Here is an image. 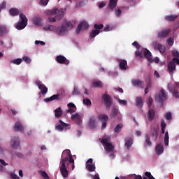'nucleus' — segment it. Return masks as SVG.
<instances>
[{"mask_svg": "<svg viewBox=\"0 0 179 179\" xmlns=\"http://www.w3.org/2000/svg\"><path fill=\"white\" fill-rule=\"evenodd\" d=\"M65 156V157H64ZM61 159V166H60V173L64 177V178H68V169H66V165L69 166V163L72 164V170L75 169V160L71 154V150H65L63 151Z\"/></svg>", "mask_w": 179, "mask_h": 179, "instance_id": "nucleus-1", "label": "nucleus"}, {"mask_svg": "<svg viewBox=\"0 0 179 179\" xmlns=\"http://www.w3.org/2000/svg\"><path fill=\"white\" fill-rule=\"evenodd\" d=\"M50 14L52 15H57L55 17L48 18V22L52 23L54 22H56V20H61V19H62V17H64L65 15V10L63 8L60 10H58V8H54L50 11Z\"/></svg>", "mask_w": 179, "mask_h": 179, "instance_id": "nucleus-2", "label": "nucleus"}, {"mask_svg": "<svg viewBox=\"0 0 179 179\" xmlns=\"http://www.w3.org/2000/svg\"><path fill=\"white\" fill-rule=\"evenodd\" d=\"M73 27V25L71 22H68L66 20L62 24L61 27H59L56 29V33L59 36H64L66 31L71 30Z\"/></svg>", "mask_w": 179, "mask_h": 179, "instance_id": "nucleus-3", "label": "nucleus"}, {"mask_svg": "<svg viewBox=\"0 0 179 179\" xmlns=\"http://www.w3.org/2000/svg\"><path fill=\"white\" fill-rule=\"evenodd\" d=\"M20 17L21 21L18 22L15 28L17 30H23L27 26V17L23 13L20 14Z\"/></svg>", "mask_w": 179, "mask_h": 179, "instance_id": "nucleus-4", "label": "nucleus"}, {"mask_svg": "<svg viewBox=\"0 0 179 179\" xmlns=\"http://www.w3.org/2000/svg\"><path fill=\"white\" fill-rule=\"evenodd\" d=\"M164 100H167V93H166L164 89H162L159 94L155 96V101L160 103L162 107H163V101H164Z\"/></svg>", "mask_w": 179, "mask_h": 179, "instance_id": "nucleus-5", "label": "nucleus"}, {"mask_svg": "<svg viewBox=\"0 0 179 179\" xmlns=\"http://www.w3.org/2000/svg\"><path fill=\"white\" fill-rule=\"evenodd\" d=\"M99 141H101V143L105 146V150L107 153H110V152H114V145H113L111 143H108V138H99Z\"/></svg>", "mask_w": 179, "mask_h": 179, "instance_id": "nucleus-6", "label": "nucleus"}, {"mask_svg": "<svg viewBox=\"0 0 179 179\" xmlns=\"http://www.w3.org/2000/svg\"><path fill=\"white\" fill-rule=\"evenodd\" d=\"M143 55L147 58L149 62H155V64H159V57H155L154 59H152V53L148 49H143Z\"/></svg>", "mask_w": 179, "mask_h": 179, "instance_id": "nucleus-7", "label": "nucleus"}, {"mask_svg": "<svg viewBox=\"0 0 179 179\" xmlns=\"http://www.w3.org/2000/svg\"><path fill=\"white\" fill-rule=\"evenodd\" d=\"M102 99L104 101V104L106 107V108H110L111 106L113 105V99L108 94H103L102 95Z\"/></svg>", "mask_w": 179, "mask_h": 179, "instance_id": "nucleus-8", "label": "nucleus"}, {"mask_svg": "<svg viewBox=\"0 0 179 179\" xmlns=\"http://www.w3.org/2000/svg\"><path fill=\"white\" fill-rule=\"evenodd\" d=\"M98 120L99 121H101L102 126L101 129H106V127H107V122H108V115L106 114H101L98 115Z\"/></svg>", "mask_w": 179, "mask_h": 179, "instance_id": "nucleus-9", "label": "nucleus"}, {"mask_svg": "<svg viewBox=\"0 0 179 179\" xmlns=\"http://www.w3.org/2000/svg\"><path fill=\"white\" fill-rule=\"evenodd\" d=\"M152 46L154 47L155 50L159 51L161 54H164L166 52V48L163 46L162 43L154 41L152 42Z\"/></svg>", "mask_w": 179, "mask_h": 179, "instance_id": "nucleus-10", "label": "nucleus"}, {"mask_svg": "<svg viewBox=\"0 0 179 179\" xmlns=\"http://www.w3.org/2000/svg\"><path fill=\"white\" fill-rule=\"evenodd\" d=\"M170 33H171V29H163L162 31L158 32L157 37L159 38H167V37L170 36Z\"/></svg>", "mask_w": 179, "mask_h": 179, "instance_id": "nucleus-11", "label": "nucleus"}, {"mask_svg": "<svg viewBox=\"0 0 179 179\" xmlns=\"http://www.w3.org/2000/svg\"><path fill=\"white\" fill-rule=\"evenodd\" d=\"M71 120L72 121H74L77 125L80 127L82 125V122H83V120H82V116L79 115V113H75L71 115Z\"/></svg>", "mask_w": 179, "mask_h": 179, "instance_id": "nucleus-12", "label": "nucleus"}, {"mask_svg": "<svg viewBox=\"0 0 179 179\" xmlns=\"http://www.w3.org/2000/svg\"><path fill=\"white\" fill-rule=\"evenodd\" d=\"M35 84L38 86V89H40L42 94H47L48 92V88L44 84H41V81H35Z\"/></svg>", "mask_w": 179, "mask_h": 179, "instance_id": "nucleus-13", "label": "nucleus"}, {"mask_svg": "<svg viewBox=\"0 0 179 179\" xmlns=\"http://www.w3.org/2000/svg\"><path fill=\"white\" fill-rule=\"evenodd\" d=\"M88 28H89V24L87 23V22L82 21L78 24L76 31L77 34H79V33H80V30L82 29H83V30H86V29H88Z\"/></svg>", "mask_w": 179, "mask_h": 179, "instance_id": "nucleus-14", "label": "nucleus"}, {"mask_svg": "<svg viewBox=\"0 0 179 179\" xmlns=\"http://www.w3.org/2000/svg\"><path fill=\"white\" fill-rule=\"evenodd\" d=\"M56 61L59 64H64V65H69V60L66 59L64 56L59 55L56 57Z\"/></svg>", "mask_w": 179, "mask_h": 179, "instance_id": "nucleus-15", "label": "nucleus"}, {"mask_svg": "<svg viewBox=\"0 0 179 179\" xmlns=\"http://www.w3.org/2000/svg\"><path fill=\"white\" fill-rule=\"evenodd\" d=\"M131 83L133 86H135L136 87H139L140 89H143V81L138 79H134L131 80Z\"/></svg>", "mask_w": 179, "mask_h": 179, "instance_id": "nucleus-16", "label": "nucleus"}, {"mask_svg": "<svg viewBox=\"0 0 179 179\" xmlns=\"http://www.w3.org/2000/svg\"><path fill=\"white\" fill-rule=\"evenodd\" d=\"M59 122L60 124H58L55 127L57 131H63L64 128H66L68 127H69V124H66L65 122H64L62 120H59Z\"/></svg>", "mask_w": 179, "mask_h": 179, "instance_id": "nucleus-17", "label": "nucleus"}, {"mask_svg": "<svg viewBox=\"0 0 179 179\" xmlns=\"http://www.w3.org/2000/svg\"><path fill=\"white\" fill-rule=\"evenodd\" d=\"M128 62L125 59H119V67L122 71H127Z\"/></svg>", "mask_w": 179, "mask_h": 179, "instance_id": "nucleus-18", "label": "nucleus"}, {"mask_svg": "<svg viewBox=\"0 0 179 179\" xmlns=\"http://www.w3.org/2000/svg\"><path fill=\"white\" fill-rule=\"evenodd\" d=\"M20 144V142L19 141V138L17 137H14L12 138L10 145L12 148L14 149H17L19 148V145Z\"/></svg>", "mask_w": 179, "mask_h": 179, "instance_id": "nucleus-19", "label": "nucleus"}, {"mask_svg": "<svg viewBox=\"0 0 179 179\" xmlns=\"http://www.w3.org/2000/svg\"><path fill=\"white\" fill-rule=\"evenodd\" d=\"M61 95L59 94H54L52 96L49 98H46L44 99V101H46V103H48L50 101H54V100H61Z\"/></svg>", "mask_w": 179, "mask_h": 179, "instance_id": "nucleus-20", "label": "nucleus"}, {"mask_svg": "<svg viewBox=\"0 0 179 179\" xmlns=\"http://www.w3.org/2000/svg\"><path fill=\"white\" fill-rule=\"evenodd\" d=\"M155 115H156V112L153 109L150 108L148 110V113L147 115L148 121H153V120H155Z\"/></svg>", "mask_w": 179, "mask_h": 179, "instance_id": "nucleus-21", "label": "nucleus"}, {"mask_svg": "<svg viewBox=\"0 0 179 179\" xmlns=\"http://www.w3.org/2000/svg\"><path fill=\"white\" fill-rule=\"evenodd\" d=\"M118 3V0H109L108 3V8L110 9V10H114L115 8L117 7V5Z\"/></svg>", "mask_w": 179, "mask_h": 179, "instance_id": "nucleus-22", "label": "nucleus"}, {"mask_svg": "<svg viewBox=\"0 0 179 179\" xmlns=\"http://www.w3.org/2000/svg\"><path fill=\"white\" fill-rule=\"evenodd\" d=\"M14 131H15V132L17 131L18 132H23L24 128L22 123H20V122H17L14 125Z\"/></svg>", "mask_w": 179, "mask_h": 179, "instance_id": "nucleus-23", "label": "nucleus"}, {"mask_svg": "<svg viewBox=\"0 0 179 179\" xmlns=\"http://www.w3.org/2000/svg\"><path fill=\"white\" fill-rule=\"evenodd\" d=\"M152 140L156 142L157 141V136H159V129L154 127L152 129Z\"/></svg>", "mask_w": 179, "mask_h": 179, "instance_id": "nucleus-24", "label": "nucleus"}, {"mask_svg": "<svg viewBox=\"0 0 179 179\" xmlns=\"http://www.w3.org/2000/svg\"><path fill=\"white\" fill-rule=\"evenodd\" d=\"M176 71V63L174 62H169L168 64V71L169 73H173Z\"/></svg>", "mask_w": 179, "mask_h": 179, "instance_id": "nucleus-25", "label": "nucleus"}, {"mask_svg": "<svg viewBox=\"0 0 179 179\" xmlns=\"http://www.w3.org/2000/svg\"><path fill=\"white\" fill-rule=\"evenodd\" d=\"M96 118H94V116H92L90 117L89 120V126L92 129H94L96 128Z\"/></svg>", "mask_w": 179, "mask_h": 179, "instance_id": "nucleus-26", "label": "nucleus"}, {"mask_svg": "<svg viewBox=\"0 0 179 179\" xmlns=\"http://www.w3.org/2000/svg\"><path fill=\"white\" fill-rule=\"evenodd\" d=\"M155 152L158 156H160L164 152V148L162 144H157L155 148Z\"/></svg>", "mask_w": 179, "mask_h": 179, "instance_id": "nucleus-27", "label": "nucleus"}, {"mask_svg": "<svg viewBox=\"0 0 179 179\" xmlns=\"http://www.w3.org/2000/svg\"><path fill=\"white\" fill-rule=\"evenodd\" d=\"M136 107H139V108H142L143 106V100L142 99V97L137 96L136 98Z\"/></svg>", "mask_w": 179, "mask_h": 179, "instance_id": "nucleus-28", "label": "nucleus"}, {"mask_svg": "<svg viewBox=\"0 0 179 179\" xmlns=\"http://www.w3.org/2000/svg\"><path fill=\"white\" fill-rule=\"evenodd\" d=\"M133 143H134V141L132 140V138H129L126 140L125 146L127 150H129V149H131V146H132Z\"/></svg>", "mask_w": 179, "mask_h": 179, "instance_id": "nucleus-29", "label": "nucleus"}, {"mask_svg": "<svg viewBox=\"0 0 179 179\" xmlns=\"http://www.w3.org/2000/svg\"><path fill=\"white\" fill-rule=\"evenodd\" d=\"M61 115H62V108H61V107L57 108L55 110V117L59 118Z\"/></svg>", "mask_w": 179, "mask_h": 179, "instance_id": "nucleus-30", "label": "nucleus"}, {"mask_svg": "<svg viewBox=\"0 0 179 179\" xmlns=\"http://www.w3.org/2000/svg\"><path fill=\"white\" fill-rule=\"evenodd\" d=\"M117 115H118V109H117L115 107H113L110 113V118H115Z\"/></svg>", "mask_w": 179, "mask_h": 179, "instance_id": "nucleus-31", "label": "nucleus"}, {"mask_svg": "<svg viewBox=\"0 0 179 179\" xmlns=\"http://www.w3.org/2000/svg\"><path fill=\"white\" fill-rule=\"evenodd\" d=\"M100 34V30L93 29L90 34V38H94L96 36H99Z\"/></svg>", "mask_w": 179, "mask_h": 179, "instance_id": "nucleus-32", "label": "nucleus"}, {"mask_svg": "<svg viewBox=\"0 0 179 179\" xmlns=\"http://www.w3.org/2000/svg\"><path fill=\"white\" fill-rule=\"evenodd\" d=\"M178 17V15H168L165 17V20H167V22H174Z\"/></svg>", "mask_w": 179, "mask_h": 179, "instance_id": "nucleus-33", "label": "nucleus"}, {"mask_svg": "<svg viewBox=\"0 0 179 179\" xmlns=\"http://www.w3.org/2000/svg\"><path fill=\"white\" fill-rule=\"evenodd\" d=\"M9 13L11 16H17L19 15V10L17 8H11L10 9Z\"/></svg>", "mask_w": 179, "mask_h": 179, "instance_id": "nucleus-34", "label": "nucleus"}, {"mask_svg": "<svg viewBox=\"0 0 179 179\" xmlns=\"http://www.w3.org/2000/svg\"><path fill=\"white\" fill-rule=\"evenodd\" d=\"M92 87L101 88V87H103V83H101V81H99V80L94 81L92 83Z\"/></svg>", "mask_w": 179, "mask_h": 179, "instance_id": "nucleus-35", "label": "nucleus"}, {"mask_svg": "<svg viewBox=\"0 0 179 179\" xmlns=\"http://www.w3.org/2000/svg\"><path fill=\"white\" fill-rule=\"evenodd\" d=\"M86 169L88 171L92 173L96 170V166H94V164H87Z\"/></svg>", "mask_w": 179, "mask_h": 179, "instance_id": "nucleus-36", "label": "nucleus"}, {"mask_svg": "<svg viewBox=\"0 0 179 179\" xmlns=\"http://www.w3.org/2000/svg\"><path fill=\"white\" fill-rule=\"evenodd\" d=\"M5 33H6V27L5 25L0 24V37H2Z\"/></svg>", "mask_w": 179, "mask_h": 179, "instance_id": "nucleus-37", "label": "nucleus"}, {"mask_svg": "<svg viewBox=\"0 0 179 179\" xmlns=\"http://www.w3.org/2000/svg\"><path fill=\"white\" fill-rule=\"evenodd\" d=\"M41 18L38 17H36L33 20L34 24H36V26H41Z\"/></svg>", "mask_w": 179, "mask_h": 179, "instance_id": "nucleus-38", "label": "nucleus"}, {"mask_svg": "<svg viewBox=\"0 0 179 179\" xmlns=\"http://www.w3.org/2000/svg\"><path fill=\"white\" fill-rule=\"evenodd\" d=\"M124 125L122 124H117L115 128L114 131L116 134H119V132H121V129H122V127Z\"/></svg>", "mask_w": 179, "mask_h": 179, "instance_id": "nucleus-39", "label": "nucleus"}, {"mask_svg": "<svg viewBox=\"0 0 179 179\" xmlns=\"http://www.w3.org/2000/svg\"><path fill=\"white\" fill-rule=\"evenodd\" d=\"M169 131H166L165 133V137H164V145H165V146H169Z\"/></svg>", "mask_w": 179, "mask_h": 179, "instance_id": "nucleus-40", "label": "nucleus"}, {"mask_svg": "<svg viewBox=\"0 0 179 179\" xmlns=\"http://www.w3.org/2000/svg\"><path fill=\"white\" fill-rule=\"evenodd\" d=\"M145 143L148 146H152V141H150V137L148 134L145 135Z\"/></svg>", "mask_w": 179, "mask_h": 179, "instance_id": "nucleus-41", "label": "nucleus"}, {"mask_svg": "<svg viewBox=\"0 0 179 179\" xmlns=\"http://www.w3.org/2000/svg\"><path fill=\"white\" fill-rule=\"evenodd\" d=\"M10 62L11 64H15V65H20L22 64V59H15Z\"/></svg>", "mask_w": 179, "mask_h": 179, "instance_id": "nucleus-42", "label": "nucleus"}, {"mask_svg": "<svg viewBox=\"0 0 179 179\" xmlns=\"http://www.w3.org/2000/svg\"><path fill=\"white\" fill-rule=\"evenodd\" d=\"M83 101V104H85V106H92V101H90V99H84Z\"/></svg>", "mask_w": 179, "mask_h": 179, "instance_id": "nucleus-43", "label": "nucleus"}, {"mask_svg": "<svg viewBox=\"0 0 179 179\" xmlns=\"http://www.w3.org/2000/svg\"><path fill=\"white\" fill-rule=\"evenodd\" d=\"M94 27L95 29V30H101V29H103V27H104V25H103V24H95L94 25Z\"/></svg>", "mask_w": 179, "mask_h": 179, "instance_id": "nucleus-44", "label": "nucleus"}, {"mask_svg": "<svg viewBox=\"0 0 179 179\" xmlns=\"http://www.w3.org/2000/svg\"><path fill=\"white\" fill-rule=\"evenodd\" d=\"M167 43H168L169 45H170V46L173 45V44H174V38H173V37H169V38L167 39Z\"/></svg>", "mask_w": 179, "mask_h": 179, "instance_id": "nucleus-45", "label": "nucleus"}, {"mask_svg": "<svg viewBox=\"0 0 179 179\" xmlns=\"http://www.w3.org/2000/svg\"><path fill=\"white\" fill-rule=\"evenodd\" d=\"M22 61L26 62V64H30V62H31V59L27 56H24L22 57Z\"/></svg>", "mask_w": 179, "mask_h": 179, "instance_id": "nucleus-46", "label": "nucleus"}, {"mask_svg": "<svg viewBox=\"0 0 179 179\" xmlns=\"http://www.w3.org/2000/svg\"><path fill=\"white\" fill-rule=\"evenodd\" d=\"M41 176L44 178V179H50V177L48 176V174L45 173L44 171H41Z\"/></svg>", "mask_w": 179, "mask_h": 179, "instance_id": "nucleus-47", "label": "nucleus"}, {"mask_svg": "<svg viewBox=\"0 0 179 179\" xmlns=\"http://www.w3.org/2000/svg\"><path fill=\"white\" fill-rule=\"evenodd\" d=\"M165 118L168 120V121H170V120H173V116L170 112H168L165 114Z\"/></svg>", "mask_w": 179, "mask_h": 179, "instance_id": "nucleus-48", "label": "nucleus"}, {"mask_svg": "<svg viewBox=\"0 0 179 179\" xmlns=\"http://www.w3.org/2000/svg\"><path fill=\"white\" fill-rule=\"evenodd\" d=\"M115 13L117 17H120L122 13V11L121 10V9L118 8L115 10Z\"/></svg>", "mask_w": 179, "mask_h": 179, "instance_id": "nucleus-49", "label": "nucleus"}, {"mask_svg": "<svg viewBox=\"0 0 179 179\" xmlns=\"http://www.w3.org/2000/svg\"><path fill=\"white\" fill-rule=\"evenodd\" d=\"M136 57H139L140 58H143V53L139 50L136 51Z\"/></svg>", "mask_w": 179, "mask_h": 179, "instance_id": "nucleus-50", "label": "nucleus"}, {"mask_svg": "<svg viewBox=\"0 0 179 179\" xmlns=\"http://www.w3.org/2000/svg\"><path fill=\"white\" fill-rule=\"evenodd\" d=\"M117 101L118 103H120V104H122V106H127V104H128V103L125 100L117 99Z\"/></svg>", "mask_w": 179, "mask_h": 179, "instance_id": "nucleus-51", "label": "nucleus"}, {"mask_svg": "<svg viewBox=\"0 0 179 179\" xmlns=\"http://www.w3.org/2000/svg\"><path fill=\"white\" fill-rule=\"evenodd\" d=\"M49 1H50V0H41L40 1L41 5H43V6H47Z\"/></svg>", "mask_w": 179, "mask_h": 179, "instance_id": "nucleus-52", "label": "nucleus"}, {"mask_svg": "<svg viewBox=\"0 0 179 179\" xmlns=\"http://www.w3.org/2000/svg\"><path fill=\"white\" fill-rule=\"evenodd\" d=\"M72 94H73V95L80 94V92H79V90L78 89L77 87H74V90H73V91Z\"/></svg>", "mask_w": 179, "mask_h": 179, "instance_id": "nucleus-53", "label": "nucleus"}, {"mask_svg": "<svg viewBox=\"0 0 179 179\" xmlns=\"http://www.w3.org/2000/svg\"><path fill=\"white\" fill-rule=\"evenodd\" d=\"M152 103H153V99H152V97H149L148 100V104L149 108H150V107H152Z\"/></svg>", "mask_w": 179, "mask_h": 179, "instance_id": "nucleus-54", "label": "nucleus"}, {"mask_svg": "<svg viewBox=\"0 0 179 179\" xmlns=\"http://www.w3.org/2000/svg\"><path fill=\"white\" fill-rule=\"evenodd\" d=\"M76 112V108H70L66 110V113H69L70 114H73V113Z\"/></svg>", "mask_w": 179, "mask_h": 179, "instance_id": "nucleus-55", "label": "nucleus"}, {"mask_svg": "<svg viewBox=\"0 0 179 179\" xmlns=\"http://www.w3.org/2000/svg\"><path fill=\"white\" fill-rule=\"evenodd\" d=\"M10 178H13V179H19V176H17V175H16L15 173H13L10 174Z\"/></svg>", "mask_w": 179, "mask_h": 179, "instance_id": "nucleus-56", "label": "nucleus"}, {"mask_svg": "<svg viewBox=\"0 0 179 179\" xmlns=\"http://www.w3.org/2000/svg\"><path fill=\"white\" fill-rule=\"evenodd\" d=\"M6 7V1H3L1 5H0V12L4 8Z\"/></svg>", "mask_w": 179, "mask_h": 179, "instance_id": "nucleus-57", "label": "nucleus"}, {"mask_svg": "<svg viewBox=\"0 0 179 179\" xmlns=\"http://www.w3.org/2000/svg\"><path fill=\"white\" fill-rule=\"evenodd\" d=\"M67 107H69V108H76V106H75L73 103H68Z\"/></svg>", "mask_w": 179, "mask_h": 179, "instance_id": "nucleus-58", "label": "nucleus"}, {"mask_svg": "<svg viewBox=\"0 0 179 179\" xmlns=\"http://www.w3.org/2000/svg\"><path fill=\"white\" fill-rule=\"evenodd\" d=\"M172 61H173V62H174V64H177V65H179V58L178 57H173Z\"/></svg>", "mask_w": 179, "mask_h": 179, "instance_id": "nucleus-59", "label": "nucleus"}, {"mask_svg": "<svg viewBox=\"0 0 179 179\" xmlns=\"http://www.w3.org/2000/svg\"><path fill=\"white\" fill-rule=\"evenodd\" d=\"M173 94L174 96L178 98L179 97V92L177 90H174Z\"/></svg>", "mask_w": 179, "mask_h": 179, "instance_id": "nucleus-60", "label": "nucleus"}, {"mask_svg": "<svg viewBox=\"0 0 179 179\" xmlns=\"http://www.w3.org/2000/svg\"><path fill=\"white\" fill-rule=\"evenodd\" d=\"M161 127L162 128H166V127H167V124H166V122H164V120H161Z\"/></svg>", "mask_w": 179, "mask_h": 179, "instance_id": "nucleus-61", "label": "nucleus"}, {"mask_svg": "<svg viewBox=\"0 0 179 179\" xmlns=\"http://www.w3.org/2000/svg\"><path fill=\"white\" fill-rule=\"evenodd\" d=\"M145 176H147L148 179L151 178L153 176H152V173L150 172H145Z\"/></svg>", "mask_w": 179, "mask_h": 179, "instance_id": "nucleus-62", "label": "nucleus"}, {"mask_svg": "<svg viewBox=\"0 0 179 179\" xmlns=\"http://www.w3.org/2000/svg\"><path fill=\"white\" fill-rule=\"evenodd\" d=\"M132 45H134V47H136V48H139V47H141L139 45V43H138V42L136 41H134L133 43H132Z\"/></svg>", "mask_w": 179, "mask_h": 179, "instance_id": "nucleus-63", "label": "nucleus"}, {"mask_svg": "<svg viewBox=\"0 0 179 179\" xmlns=\"http://www.w3.org/2000/svg\"><path fill=\"white\" fill-rule=\"evenodd\" d=\"M15 156H17V157L22 158L23 157V154L20 152H15Z\"/></svg>", "mask_w": 179, "mask_h": 179, "instance_id": "nucleus-64", "label": "nucleus"}]
</instances>
